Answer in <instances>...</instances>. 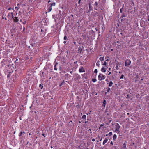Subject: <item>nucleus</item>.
Here are the masks:
<instances>
[{
    "label": "nucleus",
    "instance_id": "obj_1",
    "mask_svg": "<svg viewBox=\"0 0 149 149\" xmlns=\"http://www.w3.org/2000/svg\"><path fill=\"white\" fill-rule=\"evenodd\" d=\"M105 77L106 76L105 75L101 73H99L98 77L99 80L101 81L105 79Z\"/></svg>",
    "mask_w": 149,
    "mask_h": 149
},
{
    "label": "nucleus",
    "instance_id": "obj_2",
    "mask_svg": "<svg viewBox=\"0 0 149 149\" xmlns=\"http://www.w3.org/2000/svg\"><path fill=\"white\" fill-rule=\"evenodd\" d=\"M131 63V61L130 59H127L125 61V66H127L129 65Z\"/></svg>",
    "mask_w": 149,
    "mask_h": 149
},
{
    "label": "nucleus",
    "instance_id": "obj_3",
    "mask_svg": "<svg viewBox=\"0 0 149 149\" xmlns=\"http://www.w3.org/2000/svg\"><path fill=\"white\" fill-rule=\"evenodd\" d=\"M83 48H84V47H83V46H79L78 48V52L80 53H81L83 51Z\"/></svg>",
    "mask_w": 149,
    "mask_h": 149
},
{
    "label": "nucleus",
    "instance_id": "obj_4",
    "mask_svg": "<svg viewBox=\"0 0 149 149\" xmlns=\"http://www.w3.org/2000/svg\"><path fill=\"white\" fill-rule=\"evenodd\" d=\"M79 71L80 72H85V70L83 68V67L81 66L79 69Z\"/></svg>",
    "mask_w": 149,
    "mask_h": 149
},
{
    "label": "nucleus",
    "instance_id": "obj_5",
    "mask_svg": "<svg viewBox=\"0 0 149 149\" xmlns=\"http://www.w3.org/2000/svg\"><path fill=\"white\" fill-rule=\"evenodd\" d=\"M126 142H125L123 144V146L122 148V149H128L127 148L126 146Z\"/></svg>",
    "mask_w": 149,
    "mask_h": 149
},
{
    "label": "nucleus",
    "instance_id": "obj_6",
    "mask_svg": "<svg viewBox=\"0 0 149 149\" xmlns=\"http://www.w3.org/2000/svg\"><path fill=\"white\" fill-rule=\"evenodd\" d=\"M106 68L104 67H102L101 69V70L102 72H106Z\"/></svg>",
    "mask_w": 149,
    "mask_h": 149
},
{
    "label": "nucleus",
    "instance_id": "obj_7",
    "mask_svg": "<svg viewBox=\"0 0 149 149\" xmlns=\"http://www.w3.org/2000/svg\"><path fill=\"white\" fill-rule=\"evenodd\" d=\"M58 65V63H56L55 64L54 67V70H57V66Z\"/></svg>",
    "mask_w": 149,
    "mask_h": 149
},
{
    "label": "nucleus",
    "instance_id": "obj_8",
    "mask_svg": "<svg viewBox=\"0 0 149 149\" xmlns=\"http://www.w3.org/2000/svg\"><path fill=\"white\" fill-rule=\"evenodd\" d=\"M106 101L105 100H104L103 103V104L102 105V107H103L104 108L106 104Z\"/></svg>",
    "mask_w": 149,
    "mask_h": 149
},
{
    "label": "nucleus",
    "instance_id": "obj_9",
    "mask_svg": "<svg viewBox=\"0 0 149 149\" xmlns=\"http://www.w3.org/2000/svg\"><path fill=\"white\" fill-rule=\"evenodd\" d=\"M117 125H118L116 126V131H118L119 130V128L120 127V126L118 123H117Z\"/></svg>",
    "mask_w": 149,
    "mask_h": 149
},
{
    "label": "nucleus",
    "instance_id": "obj_10",
    "mask_svg": "<svg viewBox=\"0 0 149 149\" xmlns=\"http://www.w3.org/2000/svg\"><path fill=\"white\" fill-rule=\"evenodd\" d=\"M13 20L15 22H17L19 21V19L18 17H16L15 19H13Z\"/></svg>",
    "mask_w": 149,
    "mask_h": 149
},
{
    "label": "nucleus",
    "instance_id": "obj_11",
    "mask_svg": "<svg viewBox=\"0 0 149 149\" xmlns=\"http://www.w3.org/2000/svg\"><path fill=\"white\" fill-rule=\"evenodd\" d=\"M108 140V139L107 138H105V139L104 140L103 143V145H104L107 142Z\"/></svg>",
    "mask_w": 149,
    "mask_h": 149
},
{
    "label": "nucleus",
    "instance_id": "obj_12",
    "mask_svg": "<svg viewBox=\"0 0 149 149\" xmlns=\"http://www.w3.org/2000/svg\"><path fill=\"white\" fill-rule=\"evenodd\" d=\"M113 84V83L112 81H110L109 82V87L111 86Z\"/></svg>",
    "mask_w": 149,
    "mask_h": 149
},
{
    "label": "nucleus",
    "instance_id": "obj_13",
    "mask_svg": "<svg viewBox=\"0 0 149 149\" xmlns=\"http://www.w3.org/2000/svg\"><path fill=\"white\" fill-rule=\"evenodd\" d=\"M117 138V136L115 134H114L113 136V139L115 140Z\"/></svg>",
    "mask_w": 149,
    "mask_h": 149
},
{
    "label": "nucleus",
    "instance_id": "obj_14",
    "mask_svg": "<svg viewBox=\"0 0 149 149\" xmlns=\"http://www.w3.org/2000/svg\"><path fill=\"white\" fill-rule=\"evenodd\" d=\"M49 5H50V6H51V7L52 6H54L56 5V3L55 2H54L52 4H49Z\"/></svg>",
    "mask_w": 149,
    "mask_h": 149
},
{
    "label": "nucleus",
    "instance_id": "obj_15",
    "mask_svg": "<svg viewBox=\"0 0 149 149\" xmlns=\"http://www.w3.org/2000/svg\"><path fill=\"white\" fill-rule=\"evenodd\" d=\"M52 10V7L51 6H50L48 8V12H49L51 11Z\"/></svg>",
    "mask_w": 149,
    "mask_h": 149
},
{
    "label": "nucleus",
    "instance_id": "obj_16",
    "mask_svg": "<svg viewBox=\"0 0 149 149\" xmlns=\"http://www.w3.org/2000/svg\"><path fill=\"white\" fill-rule=\"evenodd\" d=\"M10 15H11L10 19H12L13 18L14 16L13 15V13H10Z\"/></svg>",
    "mask_w": 149,
    "mask_h": 149
},
{
    "label": "nucleus",
    "instance_id": "obj_17",
    "mask_svg": "<svg viewBox=\"0 0 149 149\" xmlns=\"http://www.w3.org/2000/svg\"><path fill=\"white\" fill-rule=\"evenodd\" d=\"M106 89H107V92H109L110 90V88L109 87L106 88Z\"/></svg>",
    "mask_w": 149,
    "mask_h": 149
},
{
    "label": "nucleus",
    "instance_id": "obj_18",
    "mask_svg": "<svg viewBox=\"0 0 149 149\" xmlns=\"http://www.w3.org/2000/svg\"><path fill=\"white\" fill-rule=\"evenodd\" d=\"M89 10H93L92 7L90 5V4H89Z\"/></svg>",
    "mask_w": 149,
    "mask_h": 149
},
{
    "label": "nucleus",
    "instance_id": "obj_19",
    "mask_svg": "<svg viewBox=\"0 0 149 149\" xmlns=\"http://www.w3.org/2000/svg\"><path fill=\"white\" fill-rule=\"evenodd\" d=\"M104 57H100V58H99V59L101 61H103L104 60Z\"/></svg>",
    "mask_w": 149,
    "mask_h": 149
},
{
    "label": "nucleus",
    "instance_id": "obj_20",
    "mask_svg": "<svg viewBox=\"0 0 149 149\" xmlns=\"http://www.w3.org/2000/svg\"><path fill=\"white\" fill-rule=\"evenodd\" d=\"M115 68L117 70L119 69L118 65V64H116V66L115 67Z\"/></svg>",
    "mask_w": 149,
    "mask_h": 149
},
{
    "label": "nucleus",
    "instance_id": "obj_21",
    "mask_svg": "<svg viewBox=\"0 0 149 149\" xmlns=\"http://www.w3.org/2000/svg\"><path fill=\"white\" fill-rule=\"evenodd\" d=\"M39 87L41 89H42L43 87V86L41 85V84H40L39 85Z\"/></svg>",
    "mask_w": 149,
    "mask_h": 149
},
{
    "label": "nucleus",
    "instance_id": "obj_22",
    "mask_svg": "<svg viewBox=\"0 0 149 149\" xmlns=\"http://www.w3.org/2000/svg\"><path fill=\"white\" fill-rule=\"evenodd\" d=\"M10 16H11V15H10V13H8V15L7 17L9 19H10V17H11Z\"/></svg>",
    "mask_w": 149,
    "mask_h": 149
},
{
    "label": "nucleus",
    "instance_id": "obj_23",
    "mask_svg": "<svg viewBox=\"0 0 149 149\" xmlns=\"http://www.w3.org/2000/svg\"><path fill=\"white\" fill-rule=\"evenodd\" d=\"M86 116L85 115H83L82 117V118L85 119V120L86 119Z\"/></svg>",
    "mask_w": 149,
    "mask_h": 149
},
{
    "label": "nucleus",
    "instance_id": "obj_24",
    "mask_svg": "<svg viewBox=\"0 0 149 149\" xmlns=\"http://www.w3.org/2000/svg\"><path fill=\"white\" fill-rule=\"evenodd\" d=\"M92 81L94 82H95L96 81V80L95 79H93Z\"/></svg>",
    "mask_w": 149,
    "mask_h": 149
},
{
    "label": "nucleus",
    "instance_id": "obj_25",
    "mask_svg": "<svg viewBox=\"0 0 149 149\" xmlns=\"http://www.w3.org/2000/svg\"><path fill=\"white\" fill-rule=\"evenodd\" d=\"M99 61H97L96 63V65L97 66H98L99 67L100 64L99 63Z\"/></svg>",
    "mask_w": 149,
    "mask_h": 149
},
{
    "label": "nucleus",
    "instance_id": "obj_26",
    "mask_svg": "<svg viewBox=\"0 0 149 149\" xmlns=\"http://www.w3.org/2000/svg\"><path fill=\"white\" fill-rule=\"evenodd\" d=\"M107 65V63L106 62V61H104V62L103 64H102V65H103L106 66Z\"/></svg>",
    "mask_w": 149,
    "mask_h": 149
},
{
    "label": "nucleus",
    "instance_id": "obj_27",
    "mask_svg": "<svg viewBox=\"0 0 149 149\" xmlns=\"http://www.w3.org/2000/svg\"><path fill=\"white\" fill-rule=\"evenodd\" d=\"M125 17V15L124 14H123L121 16V18H123Z\"/></svg>",
    "mask_w": 149,
    "mask_h": 149
},
{
    "label": "nucleus",
    "instance_id": "obj_28",
    "mask_svg": "<svg viewBox=\"0 0 149 149\" xmlns=\"http://www.w3.org/2000/svg\"><path fill=\"white\" fill-rule=\"evenodd\" d=\"M112 132H110L108 134V135H109V136H111L112 135Z\"/></svg>",
    "mask_w": 149,
    "mask_h": 149
},
{
    "label": "nucleus",
    "instance_id": "obj_29",
    "mask_svg": "<svg viewBox=\"0 0 149 149\" xmlns=\"http://www.w3.org/2000/svg\"><path fill=\"white\" fill-rule=\"evenodd\" d=\"M124 75L123 74H122L121 76H120V79H123V77H124Z\"/></svg>",
    "mask_w": 149,
    "mask_h": 149
},
{
    "label": "nucleus",
    "instance_id": "obj_30",
    "mask_svg": "<svg viewBox=\"0 0 149 149\" xmlns=\"http://www.w3.org/2000/svg\"><path fill=\"white\" fill-rule=\"evenodd\" d=\"M130 96L129 95H127V96L126 98L127 99L130 98Z\"/></svg>",
    "mask_w": 149,
    "mask_h": 149
},
{
    "label": "nucleus",
    "instance_id": "obj_31",
    "mask_svg": "<svg viewBox=\"0 0 149 149\" xmlns=\"http://www.w3.org/2000/svg\"><path fill=\"white\" fill-rule=\"evenodd\" d=\"M94 5L97 6H98V4L97 2H95L94 4Z\"/></svg>",
    "mask_w": 149,
    "mask_h": 149
},
{
    "label": "nucleus",
    "instance_id": "obj_32",
    "mask_svg": "<svg viewBox=\"0 0 149 149\" xmlns=\"http://www.w3.org/2000/svg\"><path fill=\"white\" fill-rule=\"evenodd\" d=\"M22 134H23V132L22 131H21L20 133V134H19V136H21Z\"/></svg>",
    "mask_w": 149,
    "mask_h": 149
},
{
    "label": "nucleus",
    "instance_id": "obj_33",
    "mask_svg": "<svg viewBox=\"0 0 149 149\" xmlns=\"http://www.w3.org/2000/svg\"><path fill=\"white\" fill-rule=\"evenodd\" d=\"M97 8H98L97 6H95L94 7V9L95 10H97Z\"/></svg>",
    "mask_w": 149,
    "mask_h": 149
},
{
    "label": "nucleus",
    "instance_id": "obj_34",
    "mask_svg": "<svg viewBox=\"0 0 149 149\" xmlns=\"http://www.w3.org/2000/svg\"><path fill=\"white\" fill-rule=\"evenodd\" d=\"M67 36L66 35H65L64 36V40H66L67 39Z\"/></svg>",
    "mask_w": 149,
    "mask_h": 149
},
{
    "label": "nucleus",
    "instance_id": "obj_35",
    "mask_svg": "<svg viewBox=\"0 0 149 149\" xmlns=\"http://www.w3.org/2000/svg\"><path fill=\"white\" fill-rule=\"evenodd\" d=\"M97 69H95V70H94V73H97Z\"/></svg>",
    "mask_w": 149,
    "mask_h": 149
},
{
    "label": "nucleus",
    "instance_id": "obj_36",
    "mask_svg": "<svg viewBox=\"0 0 149 149\" xmlns=\"http://www.w3.org/2000/svg\"><path fill=\"white\" fill-rule=\"evenodd\" d=\"M81 0H79V1H78V3L79 4H80V3H81Z\"/></svg>",
    "mask_w": 149,
    "mask_h": 149
},
{
    "label": "nucleus",
    "instance_id": "obj_37",
    "mask_svg": "<svg viewBox=\"0 0 149 149\" xmlns=\"http://www.w3.org/2000/svg\"><path fill=\"white\" fill-rule=\"evenodd\" d=\"M15 9H16V10H18V8L17 7H15Z\"/></svg>",
    "mask_w": 149,
    "mask_h": 149
},
{
    "label": "nucleus",
    "instance_id": "obj_38",
    "mask_svg": "<svg viewBox=\"0 0 149 149\" xmlns=\"http://www.w3.org/2000/svg\"><path fill=\"white\" fill-rule=\"evenodd\" d=\"M78 24H76V26H78V27H80V25L79 24H78V25H77Z\"/></svg>",
    "mask_w": 149,
    "mask_h": 149
},
{
    "label": "nucleus",
    "instance_id": "obj_39",
    "mask_svg": "<svg viewBox=\"0 0 149 149\" xmlns=\"http://www.w3.org/2000/svg\"><path fill=\"white\" fill-rule=\"evenodd\" d=\"M110 144L112 145H113V143L112 141H111L110 143Z\"/></svg>",
    "mask_w": 149,
    "mask_h": 149
},
{
    "label": "nucleus",
    "instance_id": "obj_40",
    "mask_svg": "<svg viewBox=\"0 0 149 149\" xmlns=\"http://www.w3.org/2000/svg\"><path fill=\"white\" fill-rule=\"evenodd\" d=\"M92 141H95V139H93Z\"/></svg>",
    "mask_w": 149,
    "mask_h": 149
},
{
    "label": "nucleus",
    "instance_id": "obj_41",
    "mask_svg": "<svg viewBox=\"0 0 149 149\" xmlns=\"http://www.w3.org/2000/svg\"><path fill=\"white\" fill-rule=\"evenodd\" d=\"M104 125V124H101L100 125V126H103Z\"/></svg>",
    "mask_w": 149,
    "mask_h": 149
},
{
    "label": "nucleus",
    "instance_id": "obj_42",
    "mask_svg": "<svg viewBox=\"0 0 149 149\" xmlns=\"http://www.w3.org/2000/svg\"><path fill=\"white\" fill-rule=\"evenodd\" d=\"M107 82H108V79H106L105 80Z\"/></svg>",
    "mask_w": 149,
    "mask_h": 149
},
{
    "label": "nucleus",
    "instance_id": "obj_43",
    "mask_svg": "<svg viewBox=\"0 0 149 149\" xmlns=\"http://www.w3.org/2000/svg\"><path fill=\"white\" fill-rule=\"evenodd\" d=\"M61 66H60V67H59V70H61Z\"/></svg>",
    "mask_w": 149,
    "mask_h": 149
},
{
    "label": "nucleus",
    "instance_id": "obj_44",
    "mask_svg": "<svg viewBox=\"0 0 149 149\" xmlns=\"http://www.w3.org/2000/svg\"><path fill=\"white\" fill-rule=\"evenodd\" d=\"M63 83H61L60 85V86H62V84H63Z\"/></svg>",
    "mask_w": 149,
    "mask_h": 149
},
{
    "label": "nucleus",
    "instance_id": "obj_45",
    "mask_svg": "<svg viewBox=\"0 0 149 149\" xmlns=\"http://www.w3.org/2000/svg\"><path fill=\"white\" fill-rule=\"evenodd\" d=\"M2 19H4L5 20H7V19L6 18H4V17H3L2 18Z\"/></svg>",
    "mask_w": 149,
    "mask_h": 149
},
{
    "label": "nucleus",
    "instance_id": "obj_46",
    "mask_svg": "<svg viewBox=\"0 0 149 149\" xmlns=\"http://www.w3.org/2000/svg\"><path fill=\"white\" fill-rule=\"evenodd\" d=\"M42 136H44L45 137V134H44V133H43V134H42Z\"/></svg>",
    "mask_w": 149,
    "mask_h": 149
},
{
    "label": "nucleus",
    "instance_id": "obj_47",
    "mask_svg": "<svg viewBox=\"0 0 149 149\" xmlns=\"http://www.w3.org/2000/svg\"><path fill=\"white\" fill-rule=\"evenodd\" d=\"M81 22V21H80L79 20L78 21V22H77V24H78L79 22Z\"/></svg>",
    "mask_w": 149,
    "mask_h": 149
},
{
    "label": "nucleus",
    "instance_id": "obj_48",
    "mask_svg": "<svg viewBox=\"0 0 149 149\" xmlns=\"http://www.w3.org/2000/svg\"><path fill=\"white\" fill-rule=\"evenodd\" d=\"M11 7H10V8H8V10H11Z\"/></svg>",
    "mask_w": 149,
    "mask_h": 149
},
{
    "label": "nucleus",
    "instance_id": "obj_49",
    "mask_svg": "<svg viewBox=\"0 0 149 149\" xmlns=\"http://www.w3.org/2000/svg\"><path fill=\"white\" fill-rule=\"evenodd\" d=\"M109 59H107L106 60V61H109Z\"/></svg>",
    "mask_w": 149,
    "mask_h": 149
},
{
    "label": "nucleus",
    "instance_id": "obj_50",
    "mask_svg": "<svg viewBox=\"0 0 149 149\" xmlns=\"http://www.w3.org/2000/svg\"><path fill=\"white\" fill-rule=\"evenodd\" d=\"M111 72H109V73L108 74V75H110L111 74Z\"/></svg>",
    "mask_w": 149,
    "mask_h": 149
},
{
    "label": "nucleus",
    "instance_id": "obj_51",
    "mask_svg": "<svg viewBox=\"0 0 149 149\" xmlns=\"http://www.w3.org/2000/svg\"><path fill=\"white\" fill-rule=\"evenodd\" d=\"M88 121H86L85 122V123H88Z\"/></svg>",
    "mask_w": 149,
    "mask_h": 149
},
{
    "label": "nucleus",
    "instance_id": "obj_52",
    "mask_svg": "<svg viewBox=\"0 0 149 149\" xmlns=\"http://www.w3.org/2000/svg\"><path fill=\"white\" fill-rule=\"evenodd\" d=\"M72 72H73V71H71L70 72V73L71 74H72Z\"/></svg>",
    "mask_w": 149,
    "mask_h": 149
},
{
    "label": "nucleus",
    "instance_id": "obj_53",
    "mask_svg": "<svg viewBox=\"0 0 149 149\" xmlns=\"http://www.w3.org/2000/svg\"><path fill=\"white\" fill-rule=\"evenodd\" d=\"M51 2V1L50 0H49L48 1V3H50Z\"/></svg>",
    "mask_w": 149,
    "mask_h": 149
},
{
    "label": "nucleus",
    "instance_id": "obj_54",
    "mask_svg": "<svg viewBox=\"0 0 149 149\" xmlns=\"http://www.w3.org/2000/svg\"><path fill=\"white\" fill-rule=\"evenodd\" d=\"M111 70V68H109V70Z\"/></svg>",
    "mask_w": 149,
    "mask_h": 149
},
{
    "label": "nucleus",
    "instance_id": "obj_55",
    "mask_svg": "<svg viewBox=\"0 0 149 149\" xmlns=\"http://www.w3.org/2000/svg\"><path fill=\"white\" fill-rule=\"evenodd\" d=\"M91 129H89V130H88V131H91Z\"/></svg>",
    "mask_w": 149,
    "mask_h": 149
},
{
    "label": "nucleus",
    "instance_id": "obj_56",
    "mask_svg": "<svg viewBox=\"0 0 149 149\" xmlns=\"http://www.w3.org/2000/svg\"><path fill=\"white\" fill-rule=\"evenodd\" d=\"M63 43H64V44H65L66 43V41H64L63 42Z\"/></svg>",
    "mask_w": 149,
    "mask_h": 149
},
{
    "label": "nucleus",
    "instance_id": "obj_57",
    "mask_svg": "<svg viewBox=\"0 0 149 149\" xmlns=\"http://www.w3.org/2000/svg\"><path fill=\"white\" fill-rule=\"evenodd\" d=\"M124 19H122L121 20V21H124Z\"/></svg>",
    "mask_w": 149,
    "mask_h": 149
},
{
    "label": "nucleus",
    "instance_id": "obj_58",
    "mask_svg": "<svg viewBox=\"0 0 149 149\" xmlns=\"http://www.w3.org/2000/svg\"><path fill=\"white\" fill-rule=\"evenodd\" d=\"M23 133H24V134H25V132H23Z\"/></svg>",
    "mask_w": 149,
    "mask_h": 149
},
{
    "label": "nucleus",
    "instance_id": "obj_59",
    "mask_svg": "<svg viewBox=\"0 0 149 149\" xmlns=\"http://www.w3.org/2000/svg\"><path fill=\"white\" fill-rule=\"evenodd\" d=\"M107 92H106L105 93V95H106V94H107Z\"/></svg>",
    "mask_w": 149,
    "mask_h": 149
},
{
    "label": "nucleus",
    "instance_id": "obj_60",
    "mask_svg": "<svg viewBox=\"0 0 149 149\" xmlns=\"http://www.w3.org/2000/svg\"><path fill=\"white\" fill-rule=\"evenodd\" d=\"M9 74H8V75H7L8 77H9Z\"/></svg>",
    "mask_w": 149,
    "mask_h": 149
},
{
    "label": "nucleus",
    "instance_id": "obj_61",
    "mask_svg": "<svg viewBox=\"0 0 149 149\" xmlns=\"http://www.w3.org/2000/svg\"><path fill=\"white\" fill-rule=\"evenodd\" d=\"M68 74H65V75H66H66H67V76H68Z\"/></svg>",
    "mask_w": 149,
    "mask_h": 149
},
{
    "label": "nucleus",
    "instance_id": "obj_62",
    "mask_svg": "<svg viewBox=\"0 0 149 149\" xmlns=\"http://www.w3.org/2000/svg\"><path fill=\"white\" fill-rule=\"evenodd\" d=\"M102 140V138H101V139H100V141H101Z\"/></svg>",
    "mask_w": 149,
    "mask_h": 149
},
{
    "label": "nucleus",
    "instance_id": "obj_63",
    "mask_svg": "<svg viewBox=\"0 0 149 149\" xmlns=\"http://www.w3.org/2000/svg\"><path fill=\"white\" fill-rule=\"evenodd\" d=\"M31 133H29V135H31Z\"/></svg>",
    "mask_w": 149,
    "mask_h": 149
},
{
    "label": "nucleus",
    "instance_id": "obj_64",
    "mask_svg": "<svg viewBox=\"0 0 149 149\" xmlns=\"http://www.w3.org/2000/svg\"><path fill=\"white\" fill-rule=\"evenodd\" d=\"M148 21L149 22V18H148Z\"/></svg>",
    "mask_w": 149,
    "mask_h": 149
}]
</instances>
